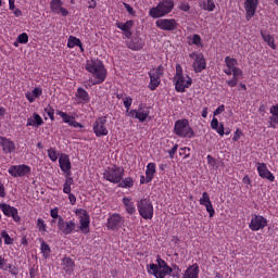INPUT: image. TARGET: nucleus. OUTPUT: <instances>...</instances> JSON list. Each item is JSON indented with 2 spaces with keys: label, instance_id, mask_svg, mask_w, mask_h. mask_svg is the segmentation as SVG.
Returning a JSON list of instances; mask_svg holds the SVG:
<instances>
[{
  "label": "nucleus",
  "instance_id": "obj_1",
  "mask_svg": "<svg viewBox=\"0 0 278 278\" xmlns=\"http://www.w3.org/2000/svg\"><path fill=\"white\" fill-rule=\"evenodd\" d=\"M85 68L86 71H88V73H91V75H93V77L96 78L93 86L103 84V81H105V77H108V72L105 71L103 62L92 60L87 61Z\"/></svg>",
  "mask_w": 278,
  "mask_h": 278
},
{
  "label": "nucleus",
  "instance_id": "obj_2",
  "mask_svg": "<svg viewBox=\"0 0 278 278\" xmlns=\"http://www.w3.org/2000/svg\"><path fill=\"white\" fill-rule=\"evenodd\" d=\"M174 84L176 92H186V88L192 86V78L184 76V70L179 63L176 64V75L174 76Z\"/></svg>",
  "mask_w": 278,
  "mask_h": 278
},
{
  "label": "nucleus",
  "instance_id": "obj_3",
  "mask_svg": "<svg viewBox=\"0 0 278 278\" xmlns=\"http://www.w3.org/2000/svg\"><path fill=\"white\" fill-rule=\"evenodd\" d=\"M175 8V0H162L159 4L149 11L151 18H162L166 14H170Z\"/></svg>",
  "mask_w": 278,
  "mask_h": 278
},
{
  "label": "nucleus",
  "instance_id": "obj_4",
  "mask_svg": "<svg viewBox=\"0 0 278 278\" xmlns=\"http://www.w3.org/2000/svg\"><path fill=\"white\" fill-rule=\"evenodd\" d=\"M174 134L179 138H194V130L190 127L188 119H178L174 125Z\"/></svg>",
  "mask_w": 278,
  "mask_h": 278
},
{
  "label": "nucleus",
  "instance_id": "obj_5",
  "mask_svg": "<svg viewBox=\"0 0 278 278\" xmlns=\"http://www.w3.org/2000/svg\"><path fill=\"white\" fill-rule=\"evenodd\" d=\"M137 210L139 215L144 218V220H151L153 218V203L148 198H143L137 202Z\"/></svg>",
  "mask_w": 278,
  "mask_h": 278
},
{
  "label": "nucleus",
  "instance_id": "obj_6",
  "mask_svg": "<svg viewBox=\"0 0 278 278\" xmlns=\"http://www.w3.org/2000/svg\"><path fill=\"white\" fill-rule=\"evenodd\" d=\"M124 175H125V169L116 165H114L111 168H108L103 173L104 179H106V181H110L111 184H121V181H123Z\"/></svg>",
  "mask_w": 278,
  "mask_h": 278
},
{
  "label": "nucleus",
  "instance_id": "obj_7",
  "mask_svg": "<svg viewBox=\"0 0 278 278\" xmlns=\"http://www.w3.org/2000/svg\"><path fill=\"white\" fill-rule=\"evenodd\" d=\"M150 90H156L157 86L162 84V77H164V65H159L157 67H153L149 73Z\"/></svg>",
  "mask_w": 278,
  "mask_h": 278
},
{
  "label": "nucleus",
  "instance_id": "obj_8",
  "mask_svg": "<svg viewBox=\"0 0 278 278\" xmlns=\"http://www.w3.org/2000/svg\"><path fill=\"white\" fill-rule=\"evenodd\" d=\"M149 275H153L155 278H165L166 275L173 273V267L165 265L162 269L157 267V264H150L147 266Z\"/></svg>",
  "mask_w": 278,
  "mask_h": 278
},
{
  "label": "nucleus",
  "instance_id": "obj_9",
  "mask_svg": "<svg viewBox=\"0 0 278 278\" xmlns=\"http://www.w3.org/2000/svg\"><path fill=\"white\" fill-rule=\"evenodd\" d=\"M76 216L79 218L80 231H83V233H90V215H88V211L78 208L76 210Z\"/></svg>",
  "mask_w": 278,
  "mask_h": 278
},
{
  "label": "nucleus",
  "instance_id": "obj_10",
  "mask_svg": "<svg viewBox=\"0 0 278 278\" xmlns=\"http://www.w3.org/2000/svg\"><path fill=\"white\" fill-rule=\"evenodd\" d=\"M108 123L106 116H101L96 119L93 124V131L98 138H101V136H108V127H105V124Z\"/></svg>",
  "mask_w": 278,
  "mask_h": 278
},
{
  "label": "nucleus",
  "instance_id": "obj_11",
  "mask_svg": "<svg viewBox=\"0 0 278 278\" xmlns=\"http://www.w3.org/2000/svg\"><path fill=\"white\" fill-rule=\"evenodd\" d=\"M156 27L163 31H175L177 29V21L175 18H161L155 22Z\"/></svg>",
  "mask_w": 278,
  "mask_h": 278
},
{
  "label": "nucleus",
  "instance_id": "obj_12",
  "mask_svg": "<svg viewBox=\"0 0 278 278\" xmlns=\"http://www.w3.org/2000/svg\"><path fill=\"white\" fill-rule=\"evenodd\" d=\"M76 227L77 224H75L73 220L65 222L64 217H59L58 229L63 233V236H71Z\"/></svg>",
  "mask_w": 278,
  "mask_h": 278
},
{
  "label": "nucleus",
  "instance_id": "obj_13",
  "mask_svg": "<svg viewBox=\"0 0 278 278\" xmlns=\"http://www.w3.org/2000/svg\"><path fill=\"white\" fill-rule=\"evenodd\" d=\"M0 210L4 214V216L13 218L15 223H21V216H18V210L16 207L11 206L8 203H1Z\"/></svg>",
  "mask_w": 278,
  "mask_h": 278
},
{
  "label": "nucleus",
  "instance_id": "obj_14",
  "mask_svg": "<svg viewBox=\"0 0 278 278\" xmlns=\"http://www.w3.org/2000/svg\"><path fill=\"white\" fill-rule=\"evenodd\" d=\"M31 173V167L28 165H12L9 168V175L12 177H25V175H29Z\"/></svg>",
  "mask_w": 278,
  "mask_h": 278
},
{
  "label": "nucleus",
  "instance_id": "obj_15",
  "mask_svg": "<svg viewBox=\"0 0 278 278\" xmlns=\"http://www.w3.org/2000/svg\"><path fill=\"white\" fill-rule=\"evenodd\" d=\"M267 225L268 220L266 217L262 215H253L249 227L252 231H260V229H264Z\"/></svg>",
  "mask_w": 278,
  "mask_h": 278
},
{
  "label": "nucleus",
  "instance_id": "obj_16",
  "mask_svg": "<svg viewBox=\"0 0 278 278\" xmlns=\"http://www.w3.org/2000/svg\"><path fill=\"white\" fill-rule=\"evenodd\" d=\"M190 58L194 59L192 64L194 73H202L205 71L207 64L205 63V56H203V54L192 53L190 54Z\"/></svg>",
  "mask_w": 278,
  "mask_h": 278
},
{
  "label": "nucleus",
  "instance_id": "obj_17",
  "mask_svg": "<svg viewBox=\"0 0 278 278\" xmlns=\"http://www.w3.org/2000/svg\"><path fill=\"white\" fill-rule=\"evenodd\" d=\"M125 223V219L121 217L118 214H113L109 219H108V229H112V231H118L123 227V224Z\"/></svg>",
  "mask_w": 278,
  "mask_h": 278
},
{
  "label": "nucleus",
  "instance_id": "obj_18",
  "mask_svg": "<svg viewBox=\"0 0 278 278\" xmlns=\"http://www.w3.org/2000/svg\"><path fill=\"white\" fill-rule=\"evenodd\" d=\"M257 5H260V0H245L244 8H245V18L250 21L255 16V12L257 11Z\"/></svg>",
  "mask_w": 278,
  "mask_h": 278
},
{
  "label": "nucleus",
  "instance_id": "obj_19",
  "mask_svg": "<svg viewBox=\"0 0 278 278\" xmlns=\"http://www.w3.org/2000/svg\"><path fill=\"white\" fill-rule=\"evenodd\" d=\"M62 5H64L62 0H51L50 10L53 12V14H62V16H68V10Z\"/></svg>",
  "mask_w": 278,
  "mask_h": 278
},
{
  "label": "nucleus",
  "instance_id": "obj_20",
  "mask_svg": "<svg viewBox=\"0 0 278 278\" xmlns=\"http://www.w3.org/2000/svg\"><path fill=\"white\" fill-rule=\"evenodd\" d=\"M128 116H132V118H138L140 123H144L149 117V109H143L142 104H140L138 110H130L128 112Z\"/></svg>",
  "mask_w": 278,
  "mask_h": 278
},
{
  "label": "nucleus",
  "instance_id": "obj_21",
  "mask_svg": "<svg viewBox=\"0 0 278 278\" xmlns=\"http://www.w3.org/2000/svg\"><path fill=\"white\" fill-rule=\"evenodd\" d=\"M60 168L64 172L66 177H71L73 173L71 172V159L66 154H61L59 159Z\"/></svg>",
  "mask_w": 278,
  "mask_h": 278
},
{
  "label": "nucleus",
  "instance_id": "obj_22",
  "mask_svg": "<svg viewBox=\"0 0 278 278\" xmlns=\"http://www.w3.org/2000/svg\"><path fill=\"white\" fill-rule=\"evenodd\" d=\"M257 172L262 179H268V181H275V175L268 170L266 163H257Z\"/></svg>",
  "mask_w": 278,
  "mask_h": 278
},
{
  "label": "nucleus",
  "instance_id": "obj_23",
  "mask_svg": "<svg viewBox=\"0 0 278 278\" xmlns=\"http://www.w3.org/2000/svg\"><path fill=\"white\" fill-rule=\"evenodd\" d=\"M211 127L212 129H215V131H217V134H219V136H229V134H231V129L230 128H226L222 123H218V118L213 117L212 122H211Z\"/></svg>",
  "mask_w": 278,
  "mask_h": 278
},
{
  "label": "nucleus",
  "instance_id": "obj_24",
  "mask_svg": "<svg viewBox=\"0 0 278 278\" xmlns=\"http://www.w3.org/2000/svg\"><path fill=\"white\" fill-rule=\"evenodd\" d=\"M41 125H45V121L38 113H34L33 116L27 118L26 127H40Z\"/></svg>",
  "mask_w": 278,
  "mask_h": 278
},
{
  "label": "nucleus",
  "instance_id": "obj_25",
  "mask_svg": "<svg viewBox=\"0 0 278 278\" xmlns=\"http://www.w3.org/2000/svg\"><path fill=\"white\" fill-rule=\"evenodd\" d=\"M199 264L195 263L185 270L182 278H199Z\"/></svg>",
  "mask_w": 278,
  "mask_h": 278
},
{
  "label": "nucleus",
  "instance_id": "obj_26",
  "mask_svg": "<svg viewBox=\"0 0 278 278\" xmlns=\"http://www.w3.org/2000/svg\"><path fill=\"white\" fill-rule=\"evenodd\" d=\"M116 27L125 31L126 38H130L131 36V28L134 27V21L129 20L126 23H117Z\"/></svg>",
  "mask_w": 278,
  "mask_h": 278
},
{
  "label": "nucleus",
  "instance_id": "obj_27",
  "mask_svg": "<svg viewBox=\"0 0 278 278\" xmlns=\"http://www.w3.org/2000/svg\"><path fill=\"white\" fill-rule=\"evenodd\" d=\"M63 269L65 270L66 275H71L73 270H75V262L71 257L63 258Z\"/></svg>",
  "mask_w": 278,
  "mask_h": 278
},
{
  "label": "nucleus",
  "instance_id": "obj_28",
  "mask_svg": "<svg viewBox=\"0 0 278 278\" xmlns=\"http://www.w3.org/2000/svg\"><path fill=\"white\" fill-rule=\"evenodd\" d=\"M2 149L4 153H12V151H16V144H14V141L3 138Z\"/></svg>",
  "mask_w": 278,
  "mask_h": 278
},
{
  "label": "nucleus",
  "instance_id": "obj_29",
  "mask_svg": "<svg viewBox=\"0 0 278 278\" xmlns=\"http://www.w3.org/2000/svg\"><path fill=\"white\" fill-rule=\"evenodd\" d=\"M76 97L80 100V103L90 102V94H88V91L81 87L77 89Z\"/></svg>",
  "mask_w": 278,
  "mask_h": 278
},
{
  "label": "nucleus",
  "instance_id": "obj_30",
  "mask_svg": "<svg viewBox=\"0 0 278 278\" xmlns=\"http://www.w3.org/2000/svg\"><path fill=\"white\" fill-rule=\"evenodd\" d=\"M155 163H149L147 165V170H146V176H147V181H153V177H155Z\"/></svg>",
  "mask_w": 278,
  "mask_h": 278
},
{
  "label": "nucleus",
  "instance_id": "obj_31",
  "mask_svg": "<svg viewBox=\"0 0 278 278\" xmlns=\"http://www.w3.org/2000/svg\"><path fill=\"white\" fill-rule=\"evenodd\" d=\"M123 203L127 214H136V206L134 205V202H131V198H123Z\"/></svg>",
  "mask_w": 278,
  "mask_h": 278
},
{
  "label": "nucleus",
  "instance_id": "obj_32",
  "mask_svg": "<svg viewBox=\"0 0 278 278\" xmlns=\"http://www.w3.org/2000/svg\"><path fill=\"white\" fill-rule=\"evenodd\" d=\"M144 47V42L141 39H134L129 45L128 48L132 51H140Z\"/></svg>",
  "mask_w": 278,
  "mask_h": 278
},
{
  "label": "nucleus",
  "instance_id": "obj_33",
  "mask_svg": "<svg viewBox=\"0 0 278 278\" xmlns=\"http://www.w3.org/2000/svg\"><path fill=\"white\" fill-rule=\"evenodd\" d=\"M262 38L265 42H267L268 47L271 49H277V46L275 45V38L273 36L266 33H262Z\"/></svg>",
  "mask_w": 278,
  "mask_h": 278
},
{
  "label": "nucleus",
  "instance_id": "obj_34",
  "mask_svg": "<svg viewBox=\"0 0 278 278\" xmlns=\"http://www.w3.org/2000/svg\"><path fill=\"white\" fill-rule=\"evenodd\" d=\"M202 8L206 12H214L216 10V3H214V0H204Z\"/></svg>",
  "mask_w": 278,
  "mask_h": 278
},
{
  "label": "nucleus",
  "instance_id": "obj_35",
  "mask_svg": "<svg viewBox=\"0 0 278 278\" xmlns=\"http://www.w3.org/2000/svg\"><path fill=\"white\" fill-rule=\"evenodd\" d=\"M269 112L271 114V116L269 117V121L271 123H275V125H278V105H273L269 109Z\"/></svg>",
  "mask_w": 278,
  "mask_h": 278
},
{
  "label": "nucleus",
  "instance_id": "obj_36",
  "mask_svg": "<svg viewBox=\"0 0 278 278\" xmlns=\"http://www.w3.org/2000/svg\"><path fill=\"white\" fill-rule=\"evenodd\" d=\"M68 49H74V47H80L81 48V40H79L77 37L70 36L67 41Z\"/></svg>",
  "mask_w": 278,
  "mask_h": 278
},
{
  "label": "nucleus",
  "instance_id": "obj_37",
  "mask_svg": "<svg viewBox=\"0 0 278 278\" xmlns=\"http://www.w3.org/2000/svg\"><path fill=\"white\" fill-rule=\"evenodd\" d=\"M74 180L73 177L66 176L65 182L63 185V192L65 194H71V186H73Z\"/></svg>",
  "mask_w": 278,
  "mask_h": 278
},
{
  "label": "nucleus",
  "instance_id": "obj_38",
  "mask_svg": "<svg viewBox=\"0 0 278 278\" xmlns=\"http://www.w3.org/2000/svg\"><path fill=\"white\" fill-rule=\"evenodd\" d=\"M2 270H9L10 275H13L14 277H16V275H18V267L12 265V264H7L4 263Z\"/></svg>",
  "mask_w": 278,
  "mask_h": 278
},
{
  "label": "nucleus",
  "instance_id": "obj_39",
  "mask_svg": "<svg viewBox=\"0 0 278 278\" xmlns=\"http://www.w3.org/2000/svg\"><path fill=\"white\" fill-rule=\"evenodd\" d=\"M134 187V178L127 177L124 180L119 181L118 188H132Z\"/></svg>",
  "mask_w": 278,
  "mask_h": 278
},
{
  "label": "nucleus",
  "instance_id": "obj_40",
  "mask_svg": "<svg viewBox=\"0 0 278 278\" xmlns=\"http://www.w3.org/2000/svg\"><path fill=\"white\" fill-rule=\"evenodd\" d=\"M225 62H226L227 68H231L232 71L238 65V60L230 58V56H226Z\"/></svg>",
  "mask_w": 278,
  "mask_h": 278
},
{
  "label": "nucleus",
  "instance_id": "obj_41",
  "mask_svg": "<svg viewBox=\"0 0 278 278\" xmlns=\"http://www.w3.org/2000/svg\"><path fill=\"white\" fill-rule=\"evenodd\" d=\"M41 253H43V257H49L51 255V247L45 241L41 242Z\"/></svg>",
  "mask_w": 278,
  "mask_h": 278
},
{
  "label": "nucleus",
  "instance_id": "obj_42",
  "mask_svg": "<svg viewBox=\"0 0 278 278\" xmlns=\"http://www.w3.org/2000/svg\"><path fill=\"white\" fill-rule=\"evenodd\" d=\"M56 114L59 116H61V118L63 119V123H67L68 125H71V121H73V116H71L62 111H56Z\"/></svg>",
  "mask_w": 278,
  "mask_h": 278
},
{
  "label": "nucleus",
  "instance_id": "obj_43",
  "mask_svg": "<svg viewBox=\"0 0 278 278\" xmlns=\"http://www.w3.org/2000/svg\"><path fill=\"white\" fill-rule=\"evenodd\" d=\"M208 203H212V200H210V193L203 192L202 198L200 199V205H208Z\"/></svg>",
  "mask_w": 278,
  "mask_h": 278
},
{
  "label": "nucleus",
  "instance_id": "obj_44",
  "mask_svg": "<svg viewBox=\"0 0 278 278\" xmlns=\"http://www.w3.org/2000/svg\"><path fill=\"white\" fill-rule=\"evenodd\" d=\"M58 151H55V148H50L48 150V157L51 160V162H58Z\"/></svg>",
  "mask_w": 278,
  "mask_h": 278
},
{
  "label": "nucleus",
  "instance_id": "obj_45",
  "mask_svg": "<svg viewBox=\"0 0 278 278\" xmlns=\"http://www.w3.org/2000/svg\"><path fill=\"white\" fill-rule=\"evenodd\" d=\"M1 237L4 239V244H14V239H12V237H10L8 231L3 230L1 232Z\"/></svg>",
  "mask_w": 278,
  "mask_h": 278
},
{
  "label": "nucleus",
  "instance_id": "obj_46",
  "mask_svg": "<svg viewBox=\"0 0 278 278\" xmlns=\"http://www.w3.org/2000/svg\"><path fill=\"white\" fill-rule=\"evenodd\" d=\"M17 41L20 42V45H27V42H29V36L27 35V33H22L21 35H18Z\"/></svg>",
  "mask_w": 278,
  "mask_h": 278
},
{
  "label": "nucleus",
  "instance_id": "obj_47",
  "mask_svg": "<svg viewBox=\"0 0 278 278\" xmlns=\"http://www.w3.org/2000/svg\"><path fill=\"white\" fill-rule=\"evenodd\" d=\"M37 229H39V231L47 232V224H45V219L42 218L37 219Z\"/></svg>",
  "mask_w": 278,
  "mask_h": 278
},
{
  "label": "nucleus",
  "instance_id": "obj_48",
  "mask_svg": "<svg viewBox=\"0 0 278 278\" xmlns=\"http://www.w3.org/2000/svg\"><path fill=\"white\" fill-rule=\"evenodd\" d=\"M45 112H46V114L49 116V118H50L51 121H55V116H54L55 110H53V108H51V105H48V106L45 109Z\"/></svg>",
  "mask_w": 278,
  "mask_h": 278
},
{
  "label": "nucleus",
  "instance_id": "obj_49",
  "mask_svg": "<svg viewBox=\"0 0 278 278\" xmlns=\"http://www.w3.org/2000/svg\"><path fill=\"white\" fill-rule=\"evenodd\" d=\"M134 99H131V97H128L124 100V106L126 108V112L127 114H129V108H131V103H132Z\"/></svg>",
  "mask_w": 278,
  "mask_h": 278
},
{
  "label": "nucleus",
  "instance_id": "obj_50",
  "mask_svg": "<svg viewBox=\"0 0 278 278\" xmlns=\"http://www.w3.org/2000/svg\"><path fill=\"white\" fill-rule=\"evenodd\" d=\"M204 207H206V212L210 214V218H213L214 214H216V211H214L212 202L206 204Z\"/></svg>",
  "mask_w": 278,
  "mask_h": 278
},
{
  "label": "nucleus",
  "instance_id": "obj_51",
  "mask_svg": "<svg viewBox=\"0 0 278 278\" xmlns=\"http://www.w3.org/2000/svg\"><path fill=\"white\" fill-rule=\"evenodd\" d=\"M157 268L159 270H162L165 266H167L168 264L166 263V261L162 260L160 256H157Z\"/></svg>",
  "mask_w": 278,
  "mask_h": 278
},
{
  "label": "nucleus",
  "instance_id": "obj_52",
  "mask_svg": "<svg viewBox=\"0 0 278 278\" xmlns=\"http://www.w3.org/2000/svg\"><path fill=\"white\" fill-rule=\"evenodd\" d=\"M238 77H242V70L236 67L232 70V78L238 79Z\"/></svg>",
  "mask_w": 278,
  "mask_h": 278
},
{
  "label": "nucleus",
  "instance_id": "obj_53",
  "mask_svg": "<svg viewBox=\"0 0 278 278\" xmlns=\"http://www.w3.org/2000/svg\"><path fill=\"white\" fill-rule=\"evenodd\" d=\"M241 137H242V130L240 128H237L235 136L232 138L233 142H238V140H240Z\"/></svg>",
  "mask_w": 278,
  "mask_h": 278
},
{
  "label": "nucleus",
  "instance_id": "obj_54",
  "mask_svg": "<svg viewBox=\"0 0 278 278\" xmlns=\"http://www.w3.org/2000/svg\"><path fill=\"white\" fill-rule=\"evenodd\" d=\"M206 160H207V165L208 166H213V167L216 166V159H214V156L208 154L206 156Z\"/></svg>",
  "mask_w": 278,
  "mask_h": 278
},
{
  "label": "nucleus",
  "instance_id": "obj_55",
  "mask_svg": "<svg viewBox=\"0 0 278 278\" xmlns=\"http://www.w3.org/2000/svg\"><path fill=\"white\" fill-rule=\"evenodd\" d=\"M177 149H179V146H178V144H175V146L168 151V154H169L170 160H173V157H175V153H177Z\"/></svg>",
  "mask_w": 278,
  "mask_h": 278
},
{
  "label": "nucleus",
  "instance_id": "obj_56",
  "mask_svg": "<svg viewBox=\"0 0 278 278\" xmlns=\"http://www.w3.org/2000/svg\"><path fill=\"white\" fill-rule=\"evenodd\" d=\"M226 84L230 88H236V86H238V78H232L231 80H227Z\"/></svg>",
  "mask_w": 278,
  "mask_h": 278
},
{
  "label": "nucleus",
  "instance_id": "obj_57",
  "mask_svg": "<svg viewBox=\"0 0 278 278\" xmlns=\"http://www.w3.org/2000/svg\"><path fill=\"white\" fill-rule=\"evenodd\" d=\"M58 208H53V210H51L50 211V216L52 217V218H58V220H60V218H62V216H60L59 214H58Z\"/></svg>",
  "mask_w": 278,
  "mask_h": 278
},
{
  "label": "nucleus",
  "instance_id": "obj_58",
  "mask_svg": "<svg viewBox=\"0 0 278 278\" xmlns=\"http://www.w3.org/2000/svg\"><path fill=\"white\" fill-rule=\"evenodd\" d=\"M225 112V104L219 105L215 111H214V116H218V114H223Z\"/></svg>",
  "mask_w": 278,
  "mask_h": 278
},
{
  "label": "nucleus",
  "instance_id": "obj_59",
  "mask_svg": "<svg viewBox=\"0 0 278 278\" xmlns=\"http://www.w3.org/2000/svg\"><path fill=\"white\" fill-rule=\"evenodd\" d=\"M42 94V89L36 87L34 90H33V96L35 97V99H38V97H40Z\"/></svg>",
  "mask_w": 278,
  "mask_h": 278
},
{
  "label": "nucleus",
  "instance_id": "obj_60",
  "mask_svg": "<svg viewBox=\"0 0 278 278\" xmlns=\"http://www.w3.org/2000/svg\"><path fill=\"white\" fill-rule=\"evenodd\" d=\"M180 10H182V12H190V4L188 2L181 3Z\"/></svg>",
  "mask_w": 278,
  "mask_h": 278
},
{
  "label": "nucleus",
  "instance_id": "obj_61",
  "mask_svg": "<svg viewBox=\"0 0 278 278\" xmlns=\"http://www.w3.org/2000/svg\"><path fill=\"white\" fill-rule=\"evenodd\" d=\"M67 194H68L71 205H75V203H77V198L75 197V194H73L71 192Z\"/></svg>",
  "mask_w": 278,
  "mask_h": 278
},
{
  "label": "nucleus",
  "instance_id": "obj_62",
  "mask_svg": "<svg viewBox=\"0 0 278 278\" xmlns=\"http://www.w3.org/2000/svg\"><path fill=\"white\" fill-rule=\"evenodd\" d=\"M192 42H193V45H197V46L201 45V36L193 35Z\"/></svg>",
  "mask_w": 278,
  "mask_h": 278
},
{
  "label": "nucleus",
  "instance_id": "obj_63",
  "mask_svg": "<svg viewBox=\"0 0 278 278\" xmlns=\"http://www.w3.org/2000/svg\"><path fill=\"white\" fill-rule=\"evenodd\" d=\"M124 7L126 8L128 14H136V11L134 10V8L131 5L124 2Z\"/></svg>",
  "mask_w": 278,
  "mask_h": 278
},
{
  "label": "nucleus",
  "instance_id": "obj_64",
  "mask_svg": "<svg viewBox=\"0 0 278 278\" xmlns=\"http://www.w3.org/2000/svg\"><path fill=\"white\" fill-rule=\"evenodd\" d=\"M26 99L29 101V103H34L36 101V97L31 92L26 93Z\"/></svg>",
  "mask_w": 278,
  "mask_h": 278
}]
</instances>
